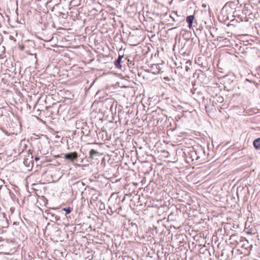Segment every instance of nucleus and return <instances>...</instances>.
<instances>
[{"mask_svg":"<svg viewBox=\"0 0 260 260\" xmlns=\"http://www.w3.org/2000/svg\"><path fill=\"white\" fill-rule=\"evenodd\" d=\"M78 153L76 152H74L64 154L63 158L73 162L78 158Z\"/></svg>","mask_w":260,"mask_h":260,"instance_id":"1","label":"nucleus"},{"mask_svg":"<svg viewBox=\"0 0 260 260\" xmlns=\"http://www.w3.org/2000/svg\"><path fill=\"white\" fill-rule=\"evenodd\" d=\"M193 19L194 16L193 15H190L186 17V22L188 23L189 28H191L192 26Z\"/></svg>","mask_w":260,"mask_h":260,"instance_id":"2","label":"nucleus"},{"mask_svg":"<svg viewBox=\"0 0 260 260\" xmlns=\"http://www.w3.org/2000/svg\"><path fill=\"white\" fill-rule=\"evenodd\" d=\"M99 155V152L94 150V149H91L90 151H89V158H91V159H93L94 158L95 156H96Z\"/></svg>","mask_w":260,"mask_h":260,"instance_id":"3","label":"nucleus"},{"mask_svg":"<svg viewBox=\"0 0 260 260\" xmlns=\"http://www.w3.org/2000/svg\"><path fill=\"white\" fill-rule=\"evenodd\" d=\"M253 146L257 150L260 149V138H257L253 141Z\"/></svg>","mask_w":260,"mask_h":260,"instance_id":"4","label":"nucleus"},{"mask_svg":"<svg viewBox=\"0 0 260 260\" xmlns=\"http://www.w3.org/2000/svg\"><path fill=\"white\" fill-rule=\"evenodd\" d=\"M123 57V56H119V58L118 59H117V60L115 62V65L118 68H121V65L120 64V62L121 61V59Z\"/></svg>","mask_w":260,"mask_h":260,"instance_id":"5","label":"nucleus"},{"mask_svg":"<svg viewBox=\"0 0 260 260\" xmlns=\"http://www.w3.org/2000/svg\"><path fill=\"white\" fill-rule=\"evenodd\" d=\"M62 211H65L66 214H69L73 211V208L68 207V208H63L62 209Z\"/></svg>","mask_w":260,"mask_h":260,"instance_id":"6","label":"nucleus"},{"mask_svg":"<svg viewBox=\"0 0 260 260\" xmlns=\"http://www.w3.org/2000/svg\"><path fill=\"white\" fill-rule=\"evenodd\" d=\"M98 199V196L96 194H92L90 200V202L91 203H92V201H96Z\"/></svg>","mask_w":260,"mask_h":260,"instance_id":"7","label":"nucleus"},{"mask_svg":"<svg viewBox=\"0 0 260 260\" xmlns=\"http://www.w3.org/2000/svg\"><path fill=\"white\" fill-rule=\"evenodd\" d=\"M24 164L26 165V166H27L28 167H29V161L28 162V159L27 158V159H25L24 161Z\"/></svg>","mask_w":260,"mask_h":260,"instance_id":"8","label":"nucleus"},{"mask_svg":"<svg viewBox=\"0 0 260 260\" xmlns=\"http://www.w3.org/2000/svg\"><path fill=\"white\" fill-rule=\"evenodd\" d=\"M205 109L207 112H209L212 110V109H210L209 106L207 105L205 106Z\"/></svg>","mask_w":260,"mask_h":260,"instance_id":"9","label":"nucleus"},{"mask_svg":"<svg viewBox=\"0 0 260 260\" xmlns=\"http://www.w3.org/2000/svg\"><path fill=\"white\" fill-rule=\"evenodd\" d=\"M35 160L37 161V160H38L39 159V157H36L35 158Z\"/></svg>","mask_w":260,"mask_h":260,"instance_id":"10","label":"nucleus"},{"mask_svg":"<svg viewBox=\"0 0 260 260\" xmlns=\"http://www.w3.org/2000/svg\"><path fill=\"white\" fill-rule=\"evenodd\" d=\"M55 218H56V220H59V217H57L56 216V217H55Z\"/></svg>","mask_w":260,"mask_h":260,"instance_id":"11","label":"nucleus"},{"mask_svg":"<svg viewBox=\"0 0 260 260\" xmlns=\"http://www.w3.org/2000/svg\"><path fill=\"white\" fill-rule=\"evenodd\" d=\"M112 106H113V104H112L111 108H110L111 110H112Z\"/></svg>","mask_w":260,"mask_h":260,"instance_id":"12","label":"nucleus"},{"mask_svg":"<svg viewBox=\"0 0 260 260\" xmlns=\"http://www.w3.org/2000/svg\"><path fill=\"white\" fill-rule=\"evenodd\" d=\"M220 101H221L220 102H222V98H220Z\"/></svg>","mask_w":260,"mask_h":260,"instance_id":"13","label":"nucleus"},{"mask_svg":"<svg viewBox=\"0 0 260 260\" xmlns=\"http://www.w3.org/2000/svg\"><path fill=\"white\" fill-rule=\"evenodd\" d=\"M114 195V193H112L111 195V198L112 197V196Z\"/></svg>","mask_w":260,"mask_h":260,"instance_id":"14","label":"nucleus"},{"mask_svg":"<svg viewBox=\"0 0 260 260\" xmlns=\"http://www.w3.org/2000/svg\"><path fill=\"white\" fill-rule=\"evenodd\" d=\"M32 161V162H31V164H32V165H33V164H34V162H33V161Z\"/></svg>","mask_w":260,"mask_h":260,"instance_id":"15","label":"nucleus"}]
</instances>
